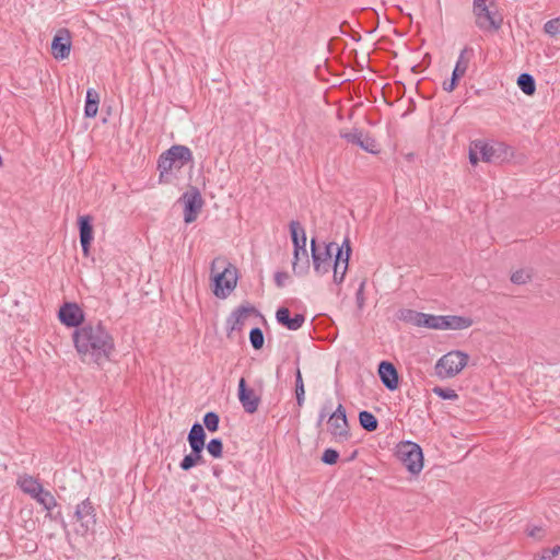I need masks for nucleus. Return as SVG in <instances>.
<instances>
[{
    "label": "nucleus",
    "mask_w": 560,
    "mask_h": 560,
    "mask_svg": "<svg viewBox=\"0 0 560 560\" xmlns=\"http://www.w3.org/2000/svg\"><path fill=\"white\" fill-rule=\"evenodd\" d=\"M306 232H303V234H301V238H299V245H301V248H306Z\"/></svg>",
    "instance_id": "obj_50"
},
{
    "label": "nucleus",
    "mask_w": 560,
    "mask_h": 560,
    "mask_svg": "<svg viewBox=\"0 0 560 560\" xmlns=\"http://www.w3.org/2000/svg\"><path fill=\"white\" fill-rule=\"evenodd\" d=\"M330 434L339 442L348 441L351 436L348 420L328 418Z\"/></svg>",
    "instance_id": "obj_22"
},
{
    "label": "nucleus",
    "mask_w": 560,
    "mask_h": 560,
    "mask_svg": "<svg viewBox=\"0 0 560 560\" xmlns=\"http://www.w3.org/2000/svg\"><path fill=\"white\" fill-rule=\"evenodd\" d=\"M432 392L438 397H440L441 399H444V400H457L458 399V394L453 388H450V387L435 386L432 389Z\"/></svg>",
    "instance_id": "obj_38"
},
{
    "label": "nucleus",
    "mask_w": 560,
    "mask_h": 560,
    "mask_svg": "<svg viewBox=\"0 0 560 560\" xmlns=\"http://www.w3.org/2000/svg\"><path fill=\"white\" fill-rule=\"evenodd\" d=\"M349 264L347 261L345 264L336 265V261H332V270H334V282L336 284H340L343 282L346 273L348 271Z\"/></svg>",
    "instance_id": "obj_37"
},
{
    "label": "nucleus",
    "mask_w": 560,
    "mask_h": 560,
    "mask_svg": "<svg viewBox=\"0 0 560 560\" xmlns=\"http://www.w3.org/2000/svg\"><path fill=\"white\" fill-rule=\"evenodd\" d=\"M295 397L299 407H302L305 400V388L300 368L295 371Z\"/></svg>",
    "instance_id": "obj_32"
},
{
    "label": "nucleus",
    "mask_w": 560,
    "mask_h": 560,
    "mask_svg": "<svg viewBox=\"0 0 560 560\" xmlns=\"http://www.w3.org/2000/svg\"><path fill=\"white\" fill-rule=\"evenodd\" d=\"M203 450L200 446H190V453L186 454L182 462L179 463V467L184 471H188L197 465H202L206 463L203 458Z\"/></svg>",
    "instance_id": "obj_23"
},
{
    "label": "nucleus",
    "mask_w": 560,
    "mask_h": 560,
    "mask_svg": "<svg viewBox=\"0 0 560 560\" xmlns=\"http://www.w3.org/2000/svg\"><path fill=\"white\" fill-rule=\"evenodd\" d=\"M420 327L439 329L440 315L422 313Z\"/></svg>",
    "instance_id": "obj_39"
},
{
    "label": "nucleus",
    "mask_w": 560,
    "mask_h": 560,
    "mask_svg": "<svg viewBox=\"0 0 560 560\" xmlns=\"http://www.w3.org/2000/svg\"><path fill=\"white\" fill-rule=\"evenodd\" d=\"M517 85L526 95H533L536 92L535 79L529 73H521L517 78Z\"/></svg>",
    "instance_id": "obj_30"
},
{
    "label": "nucleus",
    "mask_w": 560,
    "mask_h": 560,
    "mask_svg": "<svg viewBox=\"0 0 560 560\" xmlns=\"http://www.w3.org/2000/svg\"><path fill=\"white\" fill-rule=\"evenodd\" d=\"M211 287L219 299H226L237 283V269L225 258L217 257L211 262Z\"/></svg>",
    "instance_id": "obj_2"
},
{
    "label": "nucleus",
    "mask_w": 560,
    "mask_h": 560,
    "mask_svg": "<svg viewBox=\"0 0 560 560\" xmlns=\"http://www.w3.org/2000/svg\"><path fill=\"white\" fill-rule=\"evenodd\" d=\"M276 319L282 327H285L289 330H298L305 323V315L295 314L294 316H291L290 310L285 306H281L276 312Z\"/></svg>",
    "instance_id": "obj_19"
},
{
    "label": "nucleus",
    "mask_w": 560,
    "mask_h": 560,
    "mask_svg": "<svg viewBox=\"0 0 560 560\" xmlns=\"http://www.w3.org/2000/svg\"><path fill=\"white\" fill-rule=\"evenodd\" d=\"M203 425L207 428V430L211 433L217 432L219 430L220 424V417L214 411H208L205 413L203 418Z\"/></svg>",
    "instance_id": "obj_34"
},
{
    "label": "nucleus",
    "mask_w": 560,
    "mask_h": 560,
    "mask_svg": "<svg viewBox=\"0 0 560 560\" xmlns=\"http://www.w3.org/2000/svg\"><path fill=\"white\" fill-rule=\"evenodd\" d=\"M472 14L476 26L485 33H495L503 24V15L495 0H474Z\"/></svg>",
    "instance_id": "obj_4"
},
{
    "label": "nucleus",
    "mask_w": 560,
    "mask_h": 560,
    "mask_svg": "<svg viewBox=\"0 0 560 560\" xmlns=\"http://www.w3.org/2000/svg\"><path fill=\"white\" fill-rule=\"evenodd\" d=\"M100 95L94 89H88L84 106V116L94 118L98 110Z\"/></svg>",
    "instance_id": "obj_26"
},
{
    "label": "nucleus",
    "mask_w": 560,
    "mask_h": 560,
    "mask_svg": "<svg viewBox=\"0 0 560 560\" xmlns=\"http://www.w3.org/2000/svg\"><path fill=\"white\" fill-rule=\"evenodd\" d=\"M18 486L24 493L31 495V498H34L38 492L40 493L43 489L42 483L30 475L20 476Z\"/></svg>",
    "instance_id": "obj_24"
},
{
    "label": "nucleus",
    "mask_w": 560,
    "mask_h": 560,
    "mask_svg": "<svg viewBox=\"0 0 560 560\" xmlns=\"http://www.w3.org/2000/svg\"><path fill=\"white\" fill-rule=\"evenodd\" d=\"M290 228V236L291 241L293 243V248H296V252L299 248H301V245H299V238H301V234L305 232V229L301 225L299 221H291L289 224Z\"/></svg>",
    "instance_id": "obj_33"
},
{
    "label": "nucleus",
    "mask_w": 560,
    "mask_h": 560,
    "mask_svg": "<svg viewBox=\"0 0 560 560\" xmlns=\"http://www.w3.org/2000/svg\"><path fill=\"white\" fill-rule=\"evenodd\" d=\"M395 456L412 475H418L423 468V453L419 444L401 441L396 445Z\"/></svg>",
    "instance_id": "obj_5"
},
{
    "label": "nucleus",
    "mask_w": 560,
    "mask_h": 560,
    "mask_svg": "<svg viewBox=\"0 0 560 560\" xmlns=\"http://www.w3.org/2000/svg\"><path fill=\"white\" fill-rule=\"evenodd\" d=\"M340 137L347 142L355 144L369 153L377 154L380 152L376 140L362 129L353 128L350 131H340Z\"/></svg>",
    "instance_id": "obj_13"
},
{
    "label": "nucleus",
    "mask_w": 560,
    "mask_h": 560,
    "mask_svg": "<svg viewBox=\"0 0 560 560\" xmlns=\"http://www.w3.org/2000/svg\"><path fill=\"white\" fill-rule=\"evenodd\" d=\"M357 453H358V451H354V452L351 454L350 459H353V458L357 456Z\"/></svg>",
    "instance_id": "obj_54"
},
{
    "label": "nucleus",
    "mask_w": 560,
    "mask_h": 560,
    "mask_svg": "<svg viewBox=\"0 0 560 560\" xmlns=\"http://www.w3.org/2000/svg\"><path fill=\"white\" fill-rule=\"evenodd\" d=\"M422 312H418L411 308H401L397 313V318L407 324L413 325L416 327H420Z\"/></svg>",
    "instance_id": "obj_28"
},
{
    "label": "nucleus",
    "mask_w": 560,
    "mask_h": 560,
    "mask_svg": "<svg viewBox=\"0 0 560 560\" xmlns=\"http://www.w3.org/2000/svg\"><path fill=\"white\" fill-rule=\"evenodd\" d=\"M560 553V546L557 545L553 548H545L541 551L538 560H552L556 556Z\"/></svg>",
    "instance_id": "obj_44"
},
{
    "label": "nucleus",
    "mask_w": 560,
    "mask_h": 560,
    "mask_svg": "<svg viewBox=\"0 0 560 560\" xmlns=\"http://www.w3.org/2000/svg\"><path fill=\"white\" fill-rule=\"evenodd\" d=\"M45 510L50 512L56 505L57 501L55 497L50 493V491L45 490L44 488L40 490V493L36 494L34 498Z\"/></svg>",
    "instance_id": "obj_31"
},
{
    "label": "nucleus",
    "mask_w": 560,
    "mask_h": 560,
    "mask_svg": "<svg viewBox=\"0 0 560 560\" xmlns=\"http://www.w3.org/2000/svg\"><path fill=\"white\" fill-rule=\"evenodd\" d=\"M352 255V247L349 237H345L342 244L337 247V252L335 254L334 261H336V265L338 264H349L350 258Z\"/></svg>",
    "instance_id": "obj_27"
},
{
    "label": "nucleus",
    "mask_w": 560,
    "mask_h": 560,
    "mask_svg": "<svg viewBox=\"0 0 560 560\" xmlns=\"http://www.w3.org/2000/svg\"><path fill=\"white\" fill-rule=\"evenodd\" d=\"M474 49L471 47H465L457 59V62L453 69L452 77L450 80H445L443 82V90L446 92H452L458 85V82L462 77L466 73L469 63V57L467 55H472Z\"/></svg>",
    "instance_id": "obj_14"
},
{
    "label": "nucleus",
    "mask_w": 560,
    "mask_h": 560,
    "mask_svg": "<svg viewBox=\"0 0 560 560\" xmlns=\"http://www.w3.org/2000/svg\"><path fill=\"white\" fill-rule=\"evenodd\" d=\"M478 153H479V151H478V149L475 148V141H474L469 149V162L472 165H477V163L479 162Z\"/></svg>",
    "instance_id": "obj_48"
},
{
    "label": "nucleus",
    "mask_w": 560,
    "mask_h": 560,
    "mask_svg": "<svg viewBox=\"0 0 560 560\" xmlns=\"http://www.w3.org/2000/svg\"><path fill=\"white\" fill-rule=\"evenodd\" d=\"M339 459V452L335 448H326L320 457V460L326 465H335Z\"/></svg>",
    "instance_id": "obj_40"
},
{
    "label": "nucleus",
    "mask_w": 560,
    "mask_h": 560,
    "mask_svg": "<svg viewBox=\"0 0 560 560\" xmlns=\"http://www.w3.org/2000/svg\"><path fill=\"white\" fill-rule=\"evenodd\" d=\"M178 201L184 203V222H195L205 205L200 190L196 186H189Z\"/></svg>",
    "instance_id": "obj_8"
},
{
    "label": "nucleus",
    "mask_w": 560,
    "mask_h": 560,
    "mask_svg": "<svg viewBox=\"0 0 560 560\" xmlns=\"http://www.w3.org/2000/svg\"><path fill=\"white\" fill-rule=\"evenodd\" d=\"M206 439L207 434L205 431V427L200 424L199 422H195L187 436V441L189 443V446H200V448L206 447Z\"/></svg>",
    "instance_id": "obj_25"
},
{
    "label": "nucleus",
    "mask_w": 560,
    "mask_h": 560,
    "mask_svg": "<svg viewBox=\"0 0 560 560\" xmlns=\"http://www.w3.org/2000/svg\"><path fill=\"white\" fill-rule=\"evenodd\" d=\"M359 423L361 428L368 432H374L378 427L377 418L368 410H362L359 412Z\"/></svg>",
    "instance_id": "obj_29"
},
{
    "label": "nucleus",
    "mask_w": 560,
    "mask_h": 560,
    "mask_svg": "<svg viewBox=\"0 0 560 560\" xmlns=\"http://www.w3.org/2000/svg\"><path fill=\"white\" fill-rule=\"evenodd\" d=\"M293 273L298 277L306 276L310 271V258L306 248H293V260H292Z\"/></svg>",
    "instance_id": "obj_21"
},
{
    "label": "nucleus",
    "mask_w": 560,
    "mask_h": 560,
    "mask_svg": "<svg viewBox=\"0 0 560 560\" xmlns=\"http://www.w3.org/2000/svg\"><path fill=\"white\" fill-rule=\"evenodd\" d=\"M249 341L255 350H260L264 347L265 337L259 327H254L249 331Z\"/></svg>",
    "instance_id": "obj_36"
},
{
    "label": "nucleus",
    "mask_w": 560,
    "mask_h": 560,
    "mask_svg": "<svg viewBox=\"0 0 560 560\" xmlns=\"http://www.w3.org/2000/svg\"><path fill=\"white\" fill-rule=\"evenodd\" d=\"M212 472L217 478H219L222 474V469L218 465H215L212 467Z\"/></svg>",
    "instance_id": "obj_51"
},
{
    "label": "nucleus",
    "mask_w": 560,
    "mask_h": 560,
    "mask_svg": "<svg viewBox=\"0 0 560 560\" xmlns=\"http://www.w3.org/2000/svg\"><path fill=\"white\" fill-rule=\"evenodd\" d=\"M529 280H530V275L523 269L516 270L511 276V281L515 284H525Z\"/></svg>",
    "instance_id": "obj_42"
},
{
    "label": "nucleus",
    "mask_w": 560,
    "mask_h": 560,
    "mask_svg": "<svg viewBox=\"0 0 560 560\" xmlns=\"http://www.w3.org/2000/svg\"><path fill=\"white\" fill-rule=\"evenodd\" d=\"M50 48L55 59L68 58L71 50V32L66 27L59 28L52 37Z\"/></svg>",
    "instance_id": "obj_15"
},
{
    "label": "nucleus",
    "mask_w": 560,
    "mask_h": 560,
    "mask_svg": "<svg viewBox=\"0 0 560 560\" xmlns=\"http://www.w3.org/2000/svg\"><path fill=\"white\" fill-rule=\"evenodd\" d=\"M78 229L82 254L84 257H89L91 244L94 240L93 217L90 214L80 215L78 218Z\"/></svg>",
    "instance_id": "obj_16"
},
{
    "label": "nucleus",
    "mask_w": 560,
    "mask_h": 560,
    "mask_svg": "<svg viewBox=\"0 0 560 560\" xmlns=\"http://www.w3.org/2000/svg\"><path fill=\"white\" fill-rule=\"evenodd\" d=\"M417 68H418V66H413V67H412V71H413V72H417Z\"/></svg>",
    "instance_id": "obj_55"
},
{
    "label": "nucleus",
    "mask_w": 560,
    "mask_h": 560,
    "mask_svg": "<svg viewBox=\"0 0 560 560\" xmlns=\"http://www.w3.org/2000/svg\"><path fill=\"white\" fill-rule=\"evenodd\" d=\"M474 320L468 316L440 315L438 330H463L472 325Z\"/></svg>",
    "instance_id": "obj_20"
},
{
    "label": "nucleus",
    "mask_w": 560,
    "mask_h": 560,
    "mask_svg": "<svg viewBox=\"0 0 560 560\" xmlns=\"http://www.w3.org/2000/svg\"><path fill=\"white\" fill-rule=\"evenodd\" d=\"M72 339L77 352L83 359L89 357L96 364L110 360L115 350L114 338L102 320L88 322L74 329Z\"/></svg>",
    "instance_id": "obj_1"
},
{
    "label": "nucleus",
    "mask_w": 560,
    "mask_h": 560,
    "mask_svg": "<svg viewBox=\"0 0 560 560\" xmlns=\"http://www.w3.org/2000/svg\"><path fill=\"white\" fill-rule=\"evenodd\" d=\"M260 316V313L256 310L255 306L249 304H242L229 315L226 318V337L232 338V334L234 331H241L245 324L246 318L249 315Z\"/></svg>",
    "instance_id": "obj_12"
},
{
    "label": "nucleus",
    "mask_w": 560,
    "mask_h": 560,
    "mask_svg": "<svg viewBox=\"0 0 560 560\" xmlns=\"http://www.w3.org/2000/svg\"><path fill=\"white\" fill-rule=\"evenodd\" d=\"M238 400L247 413H255L260 404V397L255 394L254 389L248 387L246 380L241 377L237 386Z\"/></svg>",
    "instance_id": "obj_17"
},
{
    "label": "nucleus",
    "mask_w": 560,
    "mask_h": 560,
    "mask_svg": "<svg viewBox=\"0 0 560 560\" xmlns=\"http://www.w3.org/2000/svg\"><path fill=\"white\" fill-rule=\"evenodd\" d=\"M528 537L540 540L545 536V529L541 526L528 525L525 529Z\"/></svg>",
    "instance_id": "obj_43"
},
{
    "label": "nucleus",
    "mask_w": 560,
    "mask_h": 560,
    "mask_svg": "<svg viewBox=\"0 0 560 560\" xmlns=\"http://www.w3.org/2000/svg\"><path fill=\"white\" fill-rule=\"evenodd\" d=\"M347 28H350V24L347 22V21H343L341 24H340V31L341 33H346V30Z\"/></svg>",
    "instance_id": "obj_52"
},
{
    "label": "nucleus",
    "mask_w": 560,
    "mask_h": 560,
    "mask_svg": "<svg viewBox=\"0 0 560 560\" xmlns=\"http://www.w3.org/2000/svg\"><path fill=\"white\" fill-rule=\"evenodd\" d=\"M377 374L382 384L390 392L396 390L399 386V375L394 363L389 361H381L377 366Z\"/></svg>",
    "instance_id": "obj_18"
},
{
    "label": "nucleus",
    "mask_w": 560,
    "mask_h": 560,
    "mask_svg": "<svg viewBox=\"0 0 560 560\" xmlns=\"http://www.w3.org/2000/svg\"><path fill=\"white\" fill-rule=\"evenodd\" d=\"M74 518L75 522L80 524V528L77 529V533L85 535L89 532L95 530L96 512L93 503L89 498L77 505L74 511Z\"/></svg>",
    "instance_id": "obj_10"
},
{
    "label": "nucleus",
    "mask_w": 560,
    "mask_h": 560,
    "mask_svg": "<svg viewBox=\"0 0 560 560\" xmlns=\"http://www.w3.org/2000/svg\"><path fill=\"white\" fill-rule=\"evenodd\" d=\"M190 162H192V152L188 147L183 144L172 145L159 156V182L171 183L174 175L173 171H179Z\"/></svg>",
    "instance_id": "obj_3"
},
{
    "label": "nucleus",
    "mask_w": 560,
    "mask_h": 560,
    "mask_svg": "<svg viewBox=\"0 0 560 560\" xmlns=\"http://www.w3.org/2000/svg\"><path fill=\"white\" fill-rule=\"evenodd\" d=\"M289 278L290 276L287 271H277L275 273V283L278 288H283Z\"/></svg>",
    "instance_id": "obj_46"
},
{
    "label": "nucleus",
    "mask_w": 560,
    "mask_h": 560,
    "mask_svg": "<svg viewBox=\"0 0 560 560\" xmlns=\"http://www.w3.org/2000/svg\"><path fill=\"white\" fill-rule=\"evenodd\" d=\"M468 359V354L459 350L447 352L434 366L436 376L442 380L454 377L467 365Z\"/></svg>",
    "instance_id": "obj_6"
},
{
    "label": "nucleus",
    "mask_w": 560,
    "mask_h": 560,
    "mask_svg": "<svg viewBox=\"0 0 560 560\" xmlns=\"http://www.w3.org/2000/svg\"><path fill=\"white\" fill-rule=\"evenodd\" d=\"M58 318L69 328L78 329L86 324L84 312L75 302H65L59 308Z\"/></svg>",
    "instance_id": "obj_11"
},
{
    "label": "nucleus",
    "mask_w": 560,
    "mask_h": 560,
    "mask_svg": "<svg viewBox=\"0 0 560 560\" xmlns=\"http://www.w3.org/2000/svg\"><path fill=\"white\" fill-rule=\"evenodd\" d=\"M475 148L478 149L481 160L488 163H500L511 155L510 148L503 142L488 143L482 140H476Z\"/></svg>",
    "instance_id": "obj_9"
},
{
    "label": "nucleus",
    "mask_w": 560,
    "mask_h": 560,
    "mask_svg": "<svg viewBox=\"0 0 560 560\" xmlns=\"http://www.w3.org/2000/svg\"><path fill=\"white\" fill-rule=\"evenodd\" d=\"M351 38L355 42H359L361 39V35L358 32H352Z\"/></svg>",
    "instance_id": "obj_53"
},
{
    "label": "nucleus",
    "mask_w": 560,
    "mask_h": 560,
    "mask_svg": "<svg viewBox=\"0 0 560 560\" xmlns=\"http://www.w3.org/2000/svg\"><path fill=\"white\" fill-rule=\"evenodd\" d=\"M544 31L550 36H555L560 32V19H552L545 23Z\"/></svg>",
    "instance_id": "obj_41"
},
{
    "label": "nucleus",
    "mask_w": 560,
    "mask_h": 560,
    "mask_svg": "<svg viewBox=\"0 0 560 560\" xmlns=\"http://www.w3.org/2000/svg\"><path fill=\"white\" fill-rule=\"evenodd\" d=\"M206 448L213 458H221L223 456V442L220 438L211 439Z\"/></svg>",
    "instance_id": "obj_35"
},
{
    "label": "nucleus",
    "mask_w": 560,
    "mask_h": 560,
    "mask_svg": "<svg viewBox=\"0 0 560 560\" xmlns=\"http://www.w3.org/2000/svg\"><path fill=\"white\" fill-rule=\"evenodd\" d=\"M364 288H365V280H363L360 283V285L355 292V301H357V305L360 310L364 306Z\"/></svg>",
    "instance_id": "obj_45"
},
{
    "label": "nucleus",
    "mask_w": 560,
    "mask_h": 560,
    "mask_svg": "<svg viewBox=\"0 0 560 560\" xmlns=\"http://www.w3.org/2000/svg\"><path fill=\"white\" fill-rule=\"evenodd\" d=\"M329 417L334 419H340L342 421L348 420L346 415V408L341 404L338 405L336 410Z\"/></svg>",
    "instance_id": "obj_47"
},
{
    "label": "nucleus",
    "mask_w": 560,
    "mask_h": 560,
    "mask_svg": "<svg viewBox=\"0 0 560 560\" xmlns=\"http://www.w3.org/2000/svg\"><path fill=\"white\" fill-rule=\"evenodd\" d=\"M336 243H324L320 249L316 237L311 238V254L314 271L317 276H323L329 272L332 266V248Z\"/></svg>",
    "instance_id": "obj_7"
},
{
    "label": "nucleus",
    "mask_w": 560,
    "mask_h": 560,
    "mask_svg": "<svg viewBox=\"0 0 560 560\" xmlns=\"http://www.w3.org/2000/svg\"><path fill=\"white\" fill-rule=\"evenodd\" d=\"M327 415H328V412H327L326 408H323L319 413V417H318L317 427H320V424L323 423V421L325 420Z\"/></svg>",
    "instance_id": "obj_49"
}]
</instances>
